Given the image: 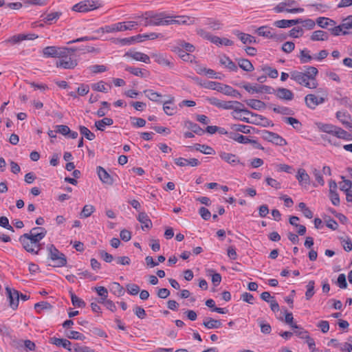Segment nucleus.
Returning a JSON list of instances; mask_svg holds the SVG:
<instances>
[{
  "instance_id": "1",
  "label": "nucleus",
  "mask_w": 352,
  "mask_h": 352,
  "mask_svg": "<svg viewBox=\"0 0 352 352\" xmlns=\"http://www.w3.org/2000/svg\"><path fill=\"white\" fill-rule=\"evenodd\" d=\"M47 231L44 228H33L30 233H25L19 238V241L23 248L33 254H38L41 249L40 241L45 236Z\"/></svg>"
},
{
  "instance_id": "2",
  "label": "nucleus",
  "mask_w": 352,
  "mask_h": 352,
  "mask_svg": "<svg viewBox=\"0 0 352 352\" xmlns=\"http://www.w3.org/2000/svg\"><path fill=\"white\" fill-rule=\"evenodd\" d=\"M318 70L316 67L309 66L305 72L294 71L291 72V79L295 80L299 85L309 89H316L318 86L316 76Z\"/></svg>"
},
{
  "instance_id": "3",
  "label": "nucleus",
  "mask_w": 352,
  "mask_h": 352,
  "mask_svg": "<svg viewBox=\"0 0 352 352\" xmlns=\"http://www.w3.org/2000/svg\"><path fill=\"white\" fill-rule=\"evenodd\" d=\"M206 100L210 104L220 109H232L235 113H249L248 110L238 109V106H243V104L238 101H224L214 97L207 98Z\"/></svg>"
},
{
  "instance_id": "4",
  "label": "nucleus",
  "mask_w": 352,
  "mask_h": 352,
  "mask_svg": "<svg viewBox=\"0 0 352 352\" xmlns=\"http://www.w3.org/2000/svg\"><path fill=\"white\" fill-rule=\"evenodd\" d=\"M205 87L216 90L226 96H230L239 99L241 98V94L236 89H234L231 86L223 85L218 82H208Z\"/></svg>"
},
{
  "instance_id": "5",
  "label": "nucleus",
  "mask_w": 352,
  "mask_h": 352,
  "mask_svg": "<svg viewBox=\"0 0 352 352\" xmlns=\"http://www.w3.org/2000/svg\"><path fill=\"white\" fill-rule=\"evenodd\" d=\"M297 2L294 0H285L274 8V10L276 13L280 12H289V13H298L302 12L304 10L300 8H297Z\"/></svg>"
},
{
  "instance_id": "6",
  "label": "nucleus",
  "mask_w": 352,
  "mask_h": 352,
  "mask_svg": "<svg viewBox=\"0 0 352 352\" xmlns=\"http://www.w3.org/2000/svg\"><path fill=\"white\" fill-rule=\"evenodd\" d=\"M49 257L55 262L54 267H63L67 264V258L64 254L60 252L58 250L54 245H50L47 248Z\"/></svg>"
},
{
  "instance_id": "7",
  "label": "nucleus",
  "mask_w": 352,
  "mask_h": 352,
  "mask_svg": "<svg viewBox=\"0 0 352 352\" xmlns=\"http://www.w3.org/2000/svg\"><path fill=\"white\" fill-rule=\"evenodd\" d=\"M101 6V4L96 0L82 1L72 7V10L78 12H87L94 10Z\"/></svg>"
},
{
  "instance_id": "8",
  "label": "nucleus",
  "mask_w": 352,
  "mask_h": 352,
  "mask_svg": "<svg viewBox=\"0 0 352 352\" xmlns=\"http://www.w3.org/2000/svg\"><path fill=\"white\" fill-rule=\"evenodd\" d=\"M67 52L65 47L48 46L43 50L45 57L65 58Z\"/></svg>"
},
{
  "instance_id": "9",
  "label": "nucleus",
  "mask_w": 352,
  "mask_h": 352,
  "mask_svg": "<svg viewBox=\"0 0 352 352\" xmlns=\"http://www.w3.org/2000/svg\"><path fill=\"white\" fill-rule=\"evenodd\" d=\"M262 135L265 140L276 145L285 146L287 144L286 140L275 133L265 130L262 132Z\"/></svg>"
},
{
  "instance_id": "10",
  "label": "nucleus",
  "mask_w": 352,
  "mask_h": 352,
  "mask_svg": "<svg viewBox=\"0 0 352 352\" xmlns=\"http://www.w3.org/2000/svg\"><path fill=\"white\" fill-rule=\"evenodd\" d=\"M249 113H244L245 116H250L248 117L241 118V116H234L235 118L239 119L240 120L247 122L251 123L254 124H263V121L266 120V119L262 116L257 115L254 113L248 110Z\"/></svg>"
},
{
  "instance_id": "11",
  "label": "nucleus",
  "mask_w": 352,
  "mask_h": 352,
  "mask_svg": "<svg viewBox=\"0 0 352 352\" xmlns=\"http://www.w3.org/2000/svg\"><path fill=\"white\" fill-rule=\"evenodd\" d=\"M168 15L164 12L154 14L151 12V23L152 25H168L171 21L168 20Z\"/></svg>"
},
{
  "instance_id": "12",
  "label": "nucleus",
  "mask_w": 352,
  "mask_h": 352,
  "mask_svg": "<svg viewBox=\"0 0 352 352\" xmlns=\"http://www.w3.org/2000/svg\"><path fill=\"white\" fill-rule=\"evenodd\" d=\"M6 291L10 307L14 310L16 309L19 306V292L9 287H6Z\"/></svg>"
},
{
  "instance_id": "13",
  "label": "nucleus",
  "mask_w": 352,
  "mask_h": 352,
  "mask_svg": "<svg viewBox=\"0 0 352 352\" xmlns=\"http://www.w3.org/2000/svg\"><path fill=\"white\" fill-rule=\"evenodd\" d=\"M305 100L309 108L314 109L318 105L322 104L325 99L323 97H318L314 94H308L305 96Z\"/></svg>"
},
{
  "instance_id": "14",
  "label": "nucleus",
  "mask_w": 352,
  "mask_h": 352,
  "mask_svg": "<svg viewBox=\"0 0 352 352\" xmlns=\"http://www.w3.org/2000/svg\"><path fill=\"white\" fill-rule=\"evenodd\" d=\"M151 57L154 58V60L160 65H164L168 67L169 68H173L174 64L172 61H170L167 55L161 53H152Z\"/></svg>"
},
{
  "instance_id": "15",
  "label": "nucleus",
  "mask_w": 352,
  "mask_h": 352,
  "mask_svg": "<svg viewBox=\"0 0 352 352\" xmlns=\"http://www.w3.org/2000/svg\"><path fill=\"white\" fill-rule=\"evenodd\" d=\"M168 20L171 21V22L169 23V25H171V24L191 25L195 23L194 18L190 17V16H169Z\"/></svg>"
},
{
  "instance_id": "16",
  "label": "nucleus",
  "mask_w": 352,
  "mask_h": 352,
  "mask_svg": "<svg viewBox=\"0 0 352 352\" xmlns=\"http://www.w3.org/2000/svg\"><path fill=\"white\" fill-rule=\"evenodd\" d=\"M124 56L130 57L135 60L141 61L145 63H150V57L142 52L129 51L125 53Z\"/></svg>"
},
{
  "instance_id": "17",
  "label": "nucleus",
  "mask_w": 352,
  "mask_h": 352,
  "mask_svg": "<svg viewBox=\"0 0 352 352\" xmlns=\"http://www.w3.org/2000/svg\"><path fill=\"white\" fill-rule=\"evenodd\" d=\"M97 173L100 181L106 184L112 185L113 183V177L102 166L97 167Z\"/></svg>"
},
{
  "instance_id": "18",
  "label": "nucleus",
  "mask_w": 352,
  "mask_h": 352,
  "mask_svg": "<svg viewBox=\"0 0 352 352\" xmlns=\"http://www.w3.org/2000/svg\"><path fill=\"white\" fill-rule=\"evenodd\" d=\"M219 157L223 161L233 166L240 163L239 157L237 155L232 153L220 152Z\"/></svg>"
},
{
  "instance_id": "19",
  "label": "nucleus",
  "mask_w": 352,
  "mask_h": 352,
  "mask_svg": "<svg viewBox=\"0 0 352 352\" xmlns=\"http://www.w3.org/2000/svg\"><path fill=\"white\" fill-rule=\"evenodd\" d=\"M175 162L179 166H185L189 165L192 167L197 166L200 163L199 161L196 158H190L188 160L183 157L175 159Z\"/></svg>"
},
{
  "instance_id": "20",
  "label": "nucleus",
  "mask_w": 352,
  "mask_h": 352,
  "mask_svg": "<svg viewBox=\"0 0 352 352\" xmlns=\"http://www.w3.org/2000/svg\"><path fill=\"white\" fill-rule=\"evenodd\" d=\"M296 179L300 185L307 186L310 184V177L306 170L303 168H300L298 170Z\"/></svg>"
},
{
  "instance_id": "21",
  "label": "nucleus",
  "mask_w": 352,
  "mask_h": 352,
  "mask_svg": "<svg viewBox=\"0 0 352 352\" xmlns=\"http://www.w3.org/2000/svg\"><path fill=\"white\" fill-rule=\"evenodd\" d=\"M302 22L301 19H292V20H278L274 22V25L280 28H285L287 27H291L296 24H299Z\"/></svg>"
},
{
  "instance_id": "22",
  "label": "nucleus",
  "mask_w": 352,
  "mask_h": 352,
  "mask_svg": "<svg viewBox=\"0 0 352 352\" xmlns=\"http://www.w3.org/2000/svg\"><path fill=\"white\" fill-rule=\"evenodd\" d=\"M51 343L56 346H62L63 348L67 349L69 351L74 352V347L71 348L72 342L67 339L52 338Z\"/></svg>"
},
{
  "instance_id": "23",
  "label": "nucleus",
  "mask_w": 352,
  "mask_h": 352,
  "mask_svg": "<svg viewBox=\"0 0 352 352\" xmlns=\"http://www.w3.org/2000/svg\"><path fill=\"white\" fill-rule=\"evenodd\" d=\"M276 96L283 100H292L294 98V94L288 89L278 88L276 90Z\"/></svg>"
},
{
  "instance_id": "24",
  "label": "nucleus",
  "mask_w": 352,
  "mask_h": 352,
  "mask_svg": "<svg viewBox=\"0 0 352 352\" xmlns=\"http://www.w3.org/2000/svg\"><path fill=\"white\" fill-rule=\"evenodd\" d=\"M336 118L340 122L346 127L352 128L350 123L351 116L345 111H338L336 113Z\"/></svg>"
},
{
  "instance_id": "25",
  "label": "nucleus",
  "mask_w": 352,
  "mask_h": 352,
  "mask_svg": "<svg viewBox=\"0 0 352 352\" xmlns=\"http://www.w3.org/2000/svg\"><path fill=\"white\" fill-rule=\"evenodd\" d=\"M256 32L259 36L263 37L278 38L277 36L273 32V29L267 26L258 28Z\"/></svg>"
},
{
  "instance_id": "26",
  "label": "nucleus",
  "mask_w": 352,
  "mask_h": 352,
  "mask_svg": "<svg viewBox=\"0 0 352 352\" xmlns=\"http://www.w3.org/2000/svg\"><path fill=\"white\" fill-rule=\"evenodd\" d=\"M77 65V60L71 58L68 60H60L56 63L57 67H63L64 69H74Z\"/></svg>"
},
{
  "instance_id": "27",
  "label": "nucleus",
  "mask_w": 352,
  "mask_h": 352,
  "mask_svg": "<svg viewBox=\"0 0 352 352\" xmlns=\"http://www.w3.org/2000/svg\"><path fill=\"white\" fill-rule=\"evenodd\" d=\"M138 220L142 224V229L144 228L151 229L152 228V222L146 212H140L138 216Z\"/></svg>"
},
{
  "instance_id": "28",
  "label": "nucleus",
  "mask_w": 352,
  "mask_h": 352,
  "mask_svg": "<svg viewBox=\"0 0 352 352\" xmlns=\"http://www.w3.org/2000/svg\"><path fill=\"white\" fill-rule=\"evenodd\" d=\"M220 63L229 69L230 71L236 72L238 67L236 65L228 56H223L220 58Z\"/></svg>"
},
{
  "instance_id": "29",
  "label": "nucleus",
  "mask_w": 352,
  "mask_h": 352,
  "mask_svg": "<svg viewBox=\"0 0 352 352\" xmlns=\"http://www.w3.org/2000/svg\"><path fill=\"white\" fill-rule=\"evenodd\" d=\"M203 325L209 329H218L222 326V323L220 320H215L212 318H207L204 320Z\"/></svg>"
},
{
  "instance_id": "30",
  "label": "nucleus",
  "mask_w": 352,
  "mask_h": 352,
  "mask_svg": "<svg viewBox=\"0 0 352 352\" xmlns=\"http://www.w3.org/2000/svg\"><path fill=\"white\" fill-rule=\"evenodd\" d=\"M328 38V33L323 30H316L312 32L310 36V39L313 41H327Z\"/></svg>"
},
{
  "instance_id": "31",
  "label": "nucleus",
  "mask_w": 352,
  "mask_h": 352,
  "mask_svg": "<svg viewBox=\"0 0 352 352\" xmlns=\"http://www.w3.org/2000/svg\"><path fill=\"white\" fill-rule=\"evenodd\" d=\"M245 102L252 109L255 110H261L265 109L266 106L265 102L256 99L246 100H245Z\"/></svg>"
},
{
  "instance_id": "32",
  "label": "nucleus",
  "mask_w": 352,
  "mask_h": 352,
  "mask_svg": "<svg viewBox=\"0 0 352 352\" xmlns=\"http://www.w3.org/2000/svg\"><path fill=\"white\" fill-rule=\"evenodd\" d=\"M113 124V121L111 118H104L100 120L95 122V126L98 130L103 131L106 126H111Z\"/></svg>"
},
{
  "instance_id": "33",
  "label": "nucleus",
  "mask_w": 352,
  "mask_h": 352,
  "mask_svg": "<svg viewBox=\"0 0 352 352\" xmlns=\"http://www.w3.org/2000/svg\"><path fill=\"white\" fill-rule=\"evenodd\" d=\"M236 35L244 44H251L256 42L254 37L250 34L240 32L238 31L236 32Z\"/></svg>"
},
{
  "instance_id": "34",
  "label": "nucleus",
  "mask_w": 352,
  "mask_h": 352,
  "mask_svg": "<svg viewBox=\"0 0 352 352\" xmlns=\"http://www.w3.org/2000/svg\"><path fill=\"white\" fill-rule=\"evenodd\" d=\"M298 57L300 63L302 64L309 63L314 58V57L310 54V51L307 49L300 50Z\"/></svg>"
},
{
  "instance_id": "35",
  "label": "nucleus",
  "mask_w": 352,
  "mask_h": 352,
  "mask_svg": "<svg viewBox=\"0 0 352 352\" xmlns=\"http://www.w3.org/2000/svg\"><path fill=\"white\" fill-rule=\"evenodd\" d=\"M229 138L241 144H248L251 142L248 137L234 132L229 133Z\"/></svg>"
},
{
  "instance_id": "36",
  "label": "nucleus",
  "mask_w": 352,
  "mask_h": 352,
  "mask_svg": "<svg viewBox=\"0 0 352 352\" xmlns=\"http://www.w3.org/2000/svg\"><path fill=\"white\" fill-rule=\"evenodd\" d=\"M316 23L322 28H327L329 25L333 26L336 25L333 20L326 17H318Z\"/></svg>"
},
{
  "instance_id": "37",
  "label": "nucleus",
  "mask_w": 352,
  "mask_h": 352,
  "mask_svg": "<svg viewBox=\"0 0 352 352\" xmlns=\"http://www.w3.org/2000/svg\"><path fill=\"white\" fill-rule=\"evenodd\" d=\"M239 66L246 72H252L254 70V66L248 59H239L238 61Z\"/></svg>"
},
{
  "instance_id": "38",
  "label": "nucleus",
  "mask_w": 352,
  "mask_h": 352,
  "mask_svg": "<svg viewBox=\"0 0 352 352\" xmlns=\"http://www.w3.org/2000/svg\"><path fill=\"white\" fill-rule=\"evenodd\" d=\"M95 210V207L93 205H85L80 214V217L81 218H87L94 212Z\"/></svg>"
},
{
  "instance_id": "39",
  "label": "nucleus",
  "mask_w": 352,
  "mask_h": 352,
  "mask_svg": "<svg viewBox=\"0 0 352 352\" xmlns=\"http://www.w3.org/2000/svg\"><path fill=\"white\" fill-rule=\"evenodd\" d=\"M212 43L217 45H226L230 46L233 45V41L227 38H220L219 36H215L213 38Z\"/></svg>"
},
{
  "instance_id": "40",
  "label": "nucleus",
  "mask_w": 352,
  "mask_h": 352,
  "mask_svg": "<svg viewBox=\"0 0 352 352\" xmlns=\"http://www.w3.org/2000/svg\"><path fill=\"white\" fill-rule=\"evenodd\" d=\"M307 291L305 292V298L306 300H310L315 294L314 287H315V282L314 280H309L308 284L306 286Z\"/></svg>"
},
{
  "instance_id": "41",
  "label": "nucleus",
  "mask_w": 352,
  "mask_h": 352,
  "mask_svg": "<svg viewBox=\"0 0 352 352\" xmlns=\"http://www.w3.org/2000/svg\"><path fill=\"white\" fill-rule=\"evenodd\" d=\"M316 125L320 131L329 133V134L333 133V129L336 126L331 124H324L322 122H318V123H316Z\"/></svg>"
},
{
  "instance_id": "42",
  "label": "nucleus",
  "mask_w": 352,
  "mask_h": 352,
  "mask_svg": "<svg viewBox=\"0 0 352 352\" xmlns=\"http://www.w3.org/2000/svg\"><path fill=\"white\" fill-rule=\"evenodd\" d=\"M292 327L296 329L294 333H295L299 338L307 339V337L309 336L308 332L298 325L292 324Z\"/></svg>"
},
{
  "instance_id": "43",
  "label": "nucleus",
  "mask_w": 352,
  "mask_h": 352,
  "mask_svg": "<svg viewBox=\"0 0 352 352\" xmlns=\"http://www.w3.org/2000/svg\"><path fill=\"white\" fill-rule=\"evenodd\" d=\"M95 290L96 291L97 294L101 297L98 302L101 303L102 302H104V300L107 299L108 290L107 288L102 286H100L95 287Z\"/></svg>"
},
{
  "instance_id": "44",
  "label": "nucleus",
  "mask_w": 352,
  "mask_h": 352,
  "mask_svg": "<svg viewBox=\"0 0 352 352\" xmlns=\"http://www.w3.org/2000/svg\"><path fill=\"white\" fill-rule=\"evenodd\" d=\"M123 30V23H117L113 25H107L106 33H112L115 32H121Z\"/></svg>"
},
{
  "instance_id": "45",
  "label": "nucleus",
  "mask_w": 352,
  "mask_h": 352,
  "mask_svg": "<svg viewBox=\"0 0 352 352\" xmlns=\"http://www.w3.org/2000/svg\"><path fill=\"white\" fill-rule=\"evenodd\" d=\"M52 308L51 304L46 301H42L34 305V309L38 313L42 310H50Z\"/></svg>"
},
{
  "instance_id": "46",
  "label": "nucleus",
  "mask_w": 352,
  "mask_h": 352,
  "mask_svg": "<svg viewBox=\"0 0 352 352\" xmlns=\"http://www.w3.org/2000/svg\"><path fill=\"white\" fill-rule=\"evenodd\" d=\"M25 38V37L24 36V34H16V35H14V36L10 37L9 38H8L6 41V42L10 43L12 45H15V44H17V43L24 41Z\"/></svg>"
},
{
  "instance_id": "47",
  "label": "nucleus",
  "mask_w": 352,
  "mask_h": 352,
  "mask_svg": "<svg viewBox=\"0 0 352 352\" xmlns=\"http://www.w3.org/2000/svg\"><path fill=\"white\" fill-rule=\"evenodd\" d=\"M283 120L286 123L292 125L296 129H300V128L301 127V123L297 119H296L294 118L285 117V118H283Z\"/></svg>"
},
{
  "instance_id": "48",
  "label": "nucleus",
  "mask_w": 352,
  "mask_h": 352,
  "mask_svg": "<svg viewBox=\"0 0 352 352\" xmlns=\"http://www.w3.org/2000/svg\"><path fill=\"white\" fill-rule=\"evenodd\" d=\"M79 130L80 133L89 140H93L96 137L94 133L91 132L86 126H80Z\"/></svg>"
},
{
  "instance_id": "49",
  "label": "nucleus",
  "mask_w": 352,
  "mask_h": 352,
  "mask_svg": "<svg viewBox=\"0 0 352 352\" xmlns=\"http://www.w3.org/2000/svg\"><path fill=\"white\" fill-rule=\"evenodd\" d=\"M231 129L234 131H240L243 133H250V126L247 125H243V124H232L231 126Z\"/></svg>"
},
{
  "instance_id": "50",
  "label": "nucleus",
  "mask_w": 352,
  "mask_h": 352,
  "mask_svg": "<svg viewBox=\"0 0 352 352\" xmlns=\"http://www.w3.org/2000/svg\"><path fill=\"white\" fill-rule=\"evenodd\" d=\"M332 135L336 136L338 138L346 139L349 135L348 133L342 129L335 126Z\"/></svg>"
},
{
  "instance_id": "51",
  "label": "nucleus",
  "mask_w": 352,
  "mask_h": 352,
  "mask_svg": "<svg viewBox=\"0 0 352 352\" xmlns=\"http://www.w3.org/2000/svg\"><path fill=\"white\" fill-rule=\"evenodd\" d=\"M195 146L197 151H199L204 154L211 155L214 151L210 146L207 145L197 144Z\"/></svg>"
},
{
  "instance_id": "52",
  "label": "nucleus",
  "mask_w": 352,
  "mask_h": 352,
  "mask_svg": "<svg viewBox=\"0 0 352 352\" xmlns=\"http://www.w3.org/2000/svg\"><path fill=\"white\" fill-rule=\"evenodd\" d=\"M258 323L261 327V331L264 334H270L272 331V327L269 323H265L263 320L258 319Z\"/></svg>"
},
{
  "instance_id": "53",
  "label": "nucleus",
  "mask_w": 352,
  "mask_h": 352,
  "mask_svg": "<svg viewBox=\"0 0 352 352\" xmlns=\"http://www.w3.org/2000/svg\"><path fill=\"white\" fill-rule=\"evenodd\" d=\"M91 87L94 90L97 91H101L104 93L108 92V89L106 87V84L103 81H100L98 82L93 84L91 85Z\"/></svg>"
},
{
  "instance_id": "54",
  "label": "nucleus",
  "mask_w": 352,
  "mask_h": 352,
  "mask_svg": "<svg viewBox=\"0 0 352 352\" xmlns=\"http://www.w3.org/2000/svg\"><path fill=\"white\" fill-rule=\"evenodd\" d=\"M71 300L73 305L75 307H82L85 306V302L73 293L71 294Z\"/></svg>"
},
{
  "instance_id": "55",
  "label": "nucleus",
  "mask_w": 352,
  "mask_h": 352,
  "mask_svg": "<svg viewBox=\"0 0 352 352\" xmlns=\"http://www.w3.org/2000/svg\"><path fill=\"white\" fill-rule=\"evenodd\" d=\"M146 96L152 101L157 102L159 101V98L162 97V95L153 91V90H146L144 91Z\"/></svg>"
},
{
  "instance_id": "56",
  "label": "nucleus",
  "mask_w": 352,
  "mask_h": 352,
  "mask_svg": "<svg viewBox=\"0 0 352 352\" xmlns=\"http://www.w3.org/2000/svg\"><path fill=\"white\" fill-rule=\"evenodd\" d=\"M138 38L137 36H131L130 38H116L113 39V42L116 43H121L122 45H129L133 41L136 40Z\"/></svg>"
},
{
  "instance_id": "57",
  "label": "nucleus",
  "mask_w": 352,
  "mask_h": 352,
  "mask_svg": "<svg viewBox=\"0 0 352 352\" xmlns=\"http://www.w3.org/2000/svg\"><path fill=\"white\" fill-rule=\"evenodd\" d=\"M62 13L60 12H55L47 14L45 18V21L52 23L53 21H56L61 16Z\"/></svg>"
},
{
  "instance_id": "58",
  "label": "nucleus",
  "mask_w": 352,
  "mask_h": 352,
  "mask_svg": "<svg viewBox=\"0 0 352 352\" xmlns=\"http://www.w3.org/2000/svg\"><path fill=\"white\" fill-rule=\"evenodd\" d=\"M66 336L69 339L82 340L85 338V336L82 333L76 331H70Z\"/></svg>"
},
{
  "instance_id": "59",
  "label": "nucleus",
  "mask_w": 352,
  "mask_h": 352,
  "mask_svg": "<svg viewBox=\"0 0 352 352\" xmlns=\"http://www.w3.org/2000/svg\"><path fill=\"white\" fill-rule=\"evenodd\" d=\"M11 346L19 351H23V340L14 339L10 343Z\"/></svg>"
},
{
  "instance_id": "60",
  "label": "nucleus",
  "mask_w": 352,
  "mask_h": 352,
  "mask_svg": "<svg viewBox=\"0 0 352 352\" xmlns=\"http://www.w3.org/2000/svg\"><path fill=\"white\" fill-rule=\"evenodd\" d=\"M171 101H167L164 103L163 109L166 114L168 116H173L175 113L176 108L173 106H168L167 104L170 103Z\"/></svg>"
},
{
  "instance_id": "61",
  "label": "nucleus",
  "mask_w": 352,
  "mask_h": 352,
  "mask_svg": "<svg viewBox=\"0 0 352 352\" xmlns=\"http://www.w3.org/2000/svg\"><path fill=\"white\" fill-rule=\"evenodd\" d=\"M126 289L129 294L133 296L137 295L140 292V287L135 284H128Z\"/></svg>"
},
{
  "instance_id": "62",
  "label": "nucleus",
  "mask_w": 352,
  "mask_h": 352,
  "mask_svg": "<svg viewBox=\"0 0 352 352\" xmlns=\"http://www.w3.org/2000/svg\"><path fill=\"white\" fill-rule=\"evenodd\" d=\"M329 30L331 31V34L334 36H338L341 34H348V32L344 30V28L341 27V24L338 26L331 28Z\"/></svg>"
},
{
  "instance_id": "63",
  "label": "nucleus",
  "mask_w": 352,
  "mask_h": 352,
  "mask_svg": "<svg viewBox=\"0 0 352 352\" xmlns=\"http://www.w3.org/2000/svg\"><path fill=\"white\" fill-rule=\"evenodd\" d=\"M341 27L344 28V30H347L349 29H352V16H349L346 19H343Z\"/></svg>"
},
{
  "instance_id": "64",
  "label": "nucleus",
  "mask_w": 352,
  "mask_h": 352,
  "mask_svg": "<svg viewBox=\"0 0 352 352\" xmlns=\"http://www.w3.org/2000/svg\"><path fill=\"white\" fill-rule=\"evenodd\" d=\"M341 243H342V247L345 251L349 252V251L352 250V242L349 238L342 239Z\"/></svg>"
}]
</instances>
